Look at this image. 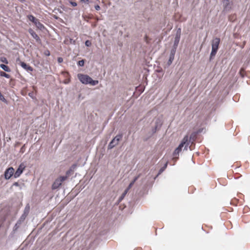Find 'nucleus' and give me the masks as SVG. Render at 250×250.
Here are the masks:
<instances>
[{"label": "nucleus", "instance_id": "1", "mask_svg": "<svg viewBox=\"0 0 250 250\" xmlns=\"http://www.w3.org/2000/svg\"><path fill=\"white\" fill-rule=\"evenodd\" d=\"M77 77L80 81L83 84H90L91 85H96L99 83L97 80H93L87 75L79 73L77 75Z\"/></svg>", "mask_w": 250, "mask_h": 250}, {"label": "nucleus", "instance_id": "2", "mask_svg": "<svg viewBox=\"0 0 250 250\" xmlns=\"http://www.w3.org/2000/svg\"><path fill=\"white\" fill-rule=\"evenodd\" d=\"M189 145L188 142V135H186L183 139L179 146L175 149L173 153L174 158H178L179 153L181 151L182 148L184 146V149L187 150Z\"/></svg>", "mask_w": 250, "mask_h": 250}, {"label": "nucleus", "instance_id": "3", "mask_svg": "<svg viewBox=\"0 0 250 250\" xmlns=\"http://www.w3.org/2000/svg\"><path fill=\"white\" fill-rule=\"evenodd\" d=\"M67 179V176H60L54 181L52 185V189H57L61 186L62 183Z\"/></svg>", "mask_w": 250, "mask_h": 250}, {"label": "nucleus", "instance_id": "4", "mask_svg": "<svg viewBox=\"0 0 250 250\" xmlns=\"http://www.w3.org/2000/svg\"><path fill=\"white\" fill-rule=\"evenodd\" d=\"M233 2L230 0H223L224 10L228 12L230 11L232 7Z\"/></svg>", "mask_w": 250, "mask_h": 250}, {"label": "nucleus", "instance_id": "5", "mask_svg": "<svg viewBox=\"0 0 250 250\" xmlns=\"http://www.w3.org/2000/svg\"><path fill=\"white\" fill-rule=\"evenodd\" d=\"M14 174V169L10 167L7 168L4 173V177L6 179H9Z\"/></svg>", "mask_w": 250, "mask_h": 250}, {"label": "nucleus", "instance_id": "6", "mask_svg": "<svg viewBox=\"0 0 250 250\" xmlns=\"http://www.w3.org/2000/svg\"><path fill=\"white\" fill-rule=\"evenodd\" d=\"M25 166L23 164H21L17 169L16 172L14 173V176L15 178L19 177L21 174L22 173L23 170L25 168Z\"/></svg>", "mask_w": 250, "mask_h": 250}, {"label": "nucleus", "instance_id": "7", "mask_svg": "<svg viewBox=\"0 0 250 250\" xmlns=\"http://www.w3.org/2000/svg\"><path fill=\"white\" fill-rule=\"evenodd\" d=\"M220 40L219 38L213 39L211 42V48L218 49Z\"/></svg>", "mask_w": 250, "mask_h": 250}, {"label": "nucleus", "instance_id": "8", "mask_svg": "<svg viewBox=\"0 0 250 250\" xmlns=\"http://www.w3.org/2000/svg\"><path fill=\"white\" fill-rule=\"evenodd\" d=\"M28 32L37 42H41V39L40 37L32 29L29 28L28 29Z\"/></svg>", "mask_w": 250, "mask_h": 250}, {"label": "nucleus", "instance_id": "9", "mask_svg": "<svg viewBox=\"0 0 250 250\" xmlns=\"http://www.w3.org/2000/svg\"><path fill=\"white\" fill-rule=\"evenodd\" d=\"M21 66L28 72H32L33 70V68L26 63L21 62H20Z\"/></svg>", "mask_w": 250, "mask_h": 250}, {"label": "nucleus", "instance_id": "10", "mask_svg": "<svg viewBox=\"0 0 250 250\" xmlns=\"http://www.w3.org/2000/svg\"><path fill=\"white\" fill-rule=\"evenodd\" d=\"M119 143V142L116 141L115 139H113L112 141L109 143L108 146V149H112L114 146H117Z\"/></svg>", "mask_w": 250, "mask_h": 250}, {"label": "nucleus", "instance_id": "11", "mask_svg": "<svg viewBox=\"0 0 250 250\" xmlns=\"http://www.w3.org/2000/svg\"><path fill=\"white\" fill-rule=\"evenodd\" d=\"M77 167L76 164H73L71 166V167H70L69 170H68L66 172V176H67V178L74 171V170L76 169Z\"/></svg>", "mask_w": 250, "mask_h": 250}, {"label": "nucleus", "instance_id": "12", "mask_svg": "<svg viewBox=\"0 0 250 250\" xmlns=\"http://www.w3.org/2000/svg\"><path fill=\"white\" fill-rule=\"evenodd\" d=\"M34 24L35 25V26H36V27L37 28L41 30H42L44 28V25L41 22H40V21H39V20L38 19L35 22Z\"/></svg>", "mask_w": 250, "mask_h": 250}, {"label": "nucleus", "instance_id": "13", "mask_svg": "<svg viewBox=\"0 0 250 250\" xmlns=\"http://www.w3.org/2000/svg\"><path fill=\"white\" fill-rule=\"evenodd\" d=\"M217 51H218V49L211 48V52L210 53V57H209L210 61H211L214 58L215 55L216 54Z\"/></svg>", "mask_w": 250, "mask_h": 250}, {"label": "nucleus", "instance_id": "14", "mask_svg": "<svg viewBox=\"0 0 250 250\" xmlns=\"http://www.w3.org/2000/svg\"><path fill=\"white\" fill-rule=\"evenodd\" d=\"M181 37L179 36V35H175L174 44L173 46H178L179 44Z\"/></svg>", "mask_w": 250, "mask_h": 250}, {"label": "nucleus", "instance_id": "15", "mask_svg": "<svg viewBox=\"0 0 250 250\" xmlns=\"http://www.w3.org/2000/svg\"><path fill=\"white\" fill-rule=\"evenodd\" d=\"M196 137V132H193L191 133V134L190 136L189 139L188 138V142L189 143L191 142L192 143L194 141L195 138Z\"/></svg>", "mask_w": 250, "mask_h": 250}, {"label": "nucleus", "instance_id": "16", "mask_svg": "<svg viewBox=\"0 0 250 250\" xmlns=\"http://www.w3.org/2000/svg\"><path fill=\"white\" fill-rule=\"evenodd\" d=\"M0 67L1 69H2L3 70H4L6 72H9L11 71V69L9 68V67L8 66H7L4 64H0Z\"/></svg>", "mask_w": 250, "mask_h": 250}, {"label": "nucleus", "instance_id": "17", "mask_svg": "<svg viewBox=\"0 0 250 250\" xmlns=\"http://www.w3.org/2000/svg\"><path fill=\"white\" fill-rule=\"evenodd\" d=\"M28 19L33 22L34 23H35V22L38 20L37 19H36L34 16L32 15H29L27 16Z\"/></svg>", "mask_w": 250, "mask_h": 250}, {"label": "nucleus", "instance_id": "18", "mask_svg": "<svg viewBox=\"0 0 250 250\" xmlns=\"http://www.w3.org/2000/svg\"><path fill=\"white\" fill-rule=\"evenodd\" d=\"M123 135L122 133H120L117 135L114 139H115L116 141L119 142L122 138H123Z\"/></svg>", "mask_w": 250, "mask_h": 250}, {"label": "nucleus", "instance_id": "19", "mask_svg": "<svg viewBox=\"0 0 250 250\" xmlns=\"http://www.w3.org/2000/svg\"><path fill=\"white\" fill-rule=\"evenodd\" d=\"M128 191L127 189H125L124 192L123 193L121 197L119 198V202H121L125 197V195L127 194Z\"/></svg>", "mask_w": 250, "mask_h": 250}, {"label": "nucleus", "instance_id": "20", "mask_svg": "<svg viewBox=\"0 0 250 250\" xmlns=\"http://www.w3.org/2000/svg\"><path fill=\"white\" fill-rule=\"evenodd\" d=\"M177 47V46H173V47L170 51V56H175V54L176 52Z\"/></svg>", "mask_w": 250, "mask_h": 250}, {"label": "nucleus", "instance_id": "21", "mask_svg": "<svg viewBox=\"0 0 250 250\" xmlns=\"http://www.w3.org/2000/svg\"><path fill=\"white\" fill-rule=\"evenodd\" d=\"M0 76L1 77H4L6 78H10V75L9 74H7L5 72L2 71H0Z\"/></svg>", "mask_w": 250, "mask_h": 250}, {"label": "nucleus", "instance_id": "22", "mask_svg": "<svg viewBox=\"0 0 250 250\" xmlns=\"http://www.w3.org/2000/svg\"><path fill=\"white\" fill-rule=\"evenodd\" d=\"M174 59V56H169V60H168V61L167 62V64L168 65H170L171 64L172 62H173V60Z\"/></svg>", "mask_w": 250, "mask_h": 250}, {"label": "nucleus", "instance_id": "23", "mask_svg": "<svg viewBox=\"0 0 250 250\" xmlns=\"http://www.w3.org/2000/svg\"><path fill=\"white\" fill-rule=\"evenodd\" d=\"M84 61L83 60L79 61L78 62V65H79L80 66H83L84 65Z\"/></svg>", "mask_w": 250, "mask_h": 250}, {"label": "nucleus", "instance_id": "24", "mask_svg": "<svg viewBox=\"0 0 250 250\" xmlns=\"http://www.w3.org/2000/svg\"><path fill=\"white\" fill-rule=\"evenodd\" d=\"M0 61L1 62L6 63V64H7L8 63V61L7 60L6 58H5V57H2L0 58Z\"/></svg>", "mask_w": 250, "mask_h": 250}, {"label": "nucleus", "instance_id": "25", "mask_svg": "<svg viewBox=\"0 0 250 250\" xmlns=\"http://www.w3.org/2000/svg\"><path fill=\"white\" fill-rule=\"evenodd\" d=\"M0 100H1V101H2V102H3L4 103H6L7 102V101L5 99L4 96L2 94H1L0 95Z\"/></svg>", "mask_w": 250, "mask_h": 250}, {"label": "nucleus", "instance_id": "26", "mask_svg": "<svg viewBox=\"0 0 250 250\" xmlns=\"http://www.w3.org/2000/svg\"><path fill=\"white\" fill-rule=\"evenodd\" d=\"M85 46L89 47V46H91V42L90 41L87 40L85 42Z\"/></svg>", "mask_w": 250, "mask_h": 250}, {"label": "nucleus", "instance_id": "27", "mask_svg": "<svg viewBox=\"0 0 250 250\" xmlns=\"http://www.w3.org/2000/svg\"><path fill=\"white\" fill-rule=\"evenodd\" d=\"M167 167V163H166L165 165V166L160 169L159 173L160 174L161 172H162L165 170V169Z\"/></svg>", "mask_w": 250, "mask_h": 250}, {"label": "nucleus", "instance_id": "28", "mask_svg": "<svg viewBox=\"0 0 250 250\" xmlns=\"http://www.w3.org/2000/svg\"><path fill=\"white\" fill-rule=\"evenodd\" d=\"M141 176V174H139L138 176H136L133 180L132 181V182H133V183L134 184L135 182L139 179V178L140 177V176Z\"/></svg>", "mask_w": 250, "mask_h": 250}, {"label": "nucleus", "instance_id": "29", "mask_svg": "<svg viewBox=\"0 0 250 250\" xmlns=\"http://www.w3.org/2000/svg\"><path fill=\"white\" fill-rule=\"evenodd\" d=\"M141 176V174H139L138 176H136L133 180L132 181V182H133V183L134 184L135 182L139 179V178L140 177V176Z\"/></svg>", "mask_w": 250, "mask_h": 250}, {"label": "nucleus", "instance_id": "30", "mask_svg": "<svg viewBox=\"0 0 250 250\" xmlns=\"http://www.w3.org/2000/svg\"><path fill=\"white\" fill-rule=\"evenodd\" d=\"M44 54L46 56H49L50 55V51L48 50H46L44 52Z\"/></svg>", "mask_w": 250, "mask_h": 250}, {"label": "nucleus", "instance_id": "31", "mask_svg": "<svg viewBox=\"0 0 250 250\" xmlns=\"http://www.w3.org/2000/svg\"><path fill=\"white\" fill-rule=\"evenodd\" d=\"M156 125L155 126V128L152 129V133H154L156 132L157 128L158 126V125L157 124V123H156Z\"/></svg>", "mask_w": 250, "mask_h": 250}, {"label": "nucleus", "instance_id": "32", "mask_svg": "<svg viewBox=\"0 0 250 250\" xmlns=\"http://www.w3.org/2000/svg\"><path fill=\"white\" fill-rule=\"evenodd\" d=\"M134 185V183L133 182H131L129 185H128L127 188L126 189H127V191L129 190V189L133 186V185Z\"/></svg>", "mask_w": 250, "mask_h": 250}, {"label": "nucleus", "instance_id": "33", "mask_svg": "<svg viewBox=\"0 0 250 250\" xmlns=\"http://www.w3.org/2000/svg\"><path fill=\"white\" fill-rule=\"evenodd\" d=\"M181 29L180 28H178V30H177L176 35H179V36L180 37H181Z\"/></svg>", "mask_w": 250, "mask_h": 250}, {"label": "nucleus", "instance_id": "34", "mask_svg": "<svg viewBox=\"0 0 250 250\" xmlns=\"http://www.w3.org/2000/svg\"><path fill=\"white\" fill-rule=\"evenodd\" d=\"M70 4L74 7L76 6L77 4L76 2L70 1Z\"/></svg>", "mask_w": 250, "mask_h": 250}, {"label": "nucleus", "instance_id": "35", "mask_svg": "<svg viewBox=\"0 0 250 250\" xmlns=\"http://www.w3.org/2000/svg\"><path fill=\"white\" fill-rule=\"evenodd\" d=\"M58 62H59V63H61L63 62V59L61 57H59L58 58Z\"/></svg>", "mask_w": 250, "mask_h": 250}, {"label": "nucleus", "instance_id": "36", "mask_svg": "<svg viewBox=\"0 0 250 250\" xmlns=\"http://www.w3.org/2000/svg\"><path fill=\"white\" fill-rule=\"evenodd\" d=\"M95 8L96 10L98 11L100 9V7L98 5H96L95 6Z\"/></svg>", "mask_w": 250, "mask_h": 250}, {"label": "nucleus", "instance_id": "37", "mask_svg": "<svg viewBox=\"0 0 250 250\" xmlns=\"http://www.w3.org/2000/svg\"><path fill=\"white\" fill-rule=\"evenodd\" d=\"M13 186H16V187H18L19 186V184L18 183V182H15L13 184Z\"/></svg>", "mask_w": 250, "mask_h": 250}, {"label": "nucleus", "instance_id": "38", "mask_svg": "<svg viewBox=\"0 0 250 250\" xmlns=\"http://www.w3.org/2000/svg\"><path fill=\"white\" fill-rule=\"evenodd\" d=\"M82 2L84 3H88L89 0H80Z\"/></svg>", "mask_w": 250, "mask_h": 250}, {"label": "nucleus", "instance_id": "39", "mask_svg": "<svg viewBox=\"0 0 250 250\" xmlns=\"http://www.w3.org/2000/svg\"><path fill=\"white\" fill-rule=\"evenodd\" d=\"M242 71H243V69H241L240 71V74L242 75V77H243V75H242Z\"/></svg>", "mask_w": 250, "mask_h": 250}, {"label": "nucleus", "instance_id": "40", "mask_svg": "<svg viewBox=\"0 0 250 250\" xmlns=\"http://www.w3.org/2000/svg\"><path fill=\"white\" fill-rule=\"evenodd\" d=\"M15 228L16 229H17V228H18V223L15 225Z\"/></svg>", "mask_w": 250, "mask_h": 250}]
</instances>
